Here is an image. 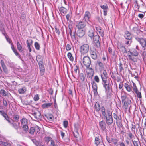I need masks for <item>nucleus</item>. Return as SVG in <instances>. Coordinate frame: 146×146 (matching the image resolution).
I'll return each instance as SVG.
<instances>
[{
    "label": "nucleus",
    "instance_id": "36",
    "mask_svg": "<svg viewBox=\"0 0 146 146\" xmlns=\"http://www.w3.org/2000/svg\"><path fill=\"white\" fill-rule=\"evenodd\" d=\"M128 52L130 53V55L132 56H136L138 55V53L136 50L134 51L133 52H131L130 50L128 51Z\"/></svg>",
    "mask_w": 146,
    "mask_h": 146
},
{
    "label": "nucleus",
    "instance_id": "27",
    "mask_svg": "<svg viewBox=\"0 0 146 146\" xmlns=\"http://www.w3.org/2000/svg\"><path fill=\"white\" fill-rule=\"evenodd\" d=\"M132 92L133 93H134L135 92V94H136L137 97L138 98H142L141 93L140 92H139L138 89L134 91H132Z\"/></svg>",
    "mask_w": 146,
    "mask_h": 146
},
{
    "label": "nucleus",
    "instance_id": "5",
    "mask_svg": "<svg viewBox=\"0 0 146 146\" xmlns=\"http://www.w3.org/2000/svg\"><path fill=\"white\" fill-rule=\"evenodd\" d=\"M39 68L40 70V75L43 76L45 73V69L44 65V63L42 59L41 60H37Z\"/></svg>",
    "mask_w": 146,
    "mask_h": 146
},
{
    "label": "nucleus",
    "instance_id": "50",
    "mask_svg": "<svg viewBox=\"0 0 146 146\" xmlns=\"http://www.w3.org/2000/svg\"><path fill=\"white\" fill-rule=\"evenodd\" d=\"M34 127H31L30 129L29 133L33 135L34 134V132H35Z\"/></svg>",
    "mask_w": 146,
    "mask_h": 146
},
{
    "label": "nucleus",
    "instance_id": "38",
    "mask_svg": "<svg viewBox=\"0 0 146 146\" xmlns=\"http://www.w3.org/2000/svg\"><path fill=\"white\" fill-rule=\"evenodd\" d=\"M101 76L102 80V84L108 81L107 80V76H104L102 74Z\"/></svg>",
    "mask_w": 146,
    "mask_h": 146
},
{
    "label": "nucleus",
    "instance_id": "40",
    "mask_svg": "<svg viewBox=\"0 0 146 146\" xmlns=\"http://www.w3.org/2000/svg\"><path fill=\"white\" fill-rule=\"evenodd\" d=\"M7 65L11 68H13L14 66V64L11 60H9L6 62Z\"/></svg>",
    "mask_w": 146,
    "mask_h": 146
},
{
    "label": "nucleus",
    "instance_id": "64",
    "mask_svg": "<svg viewBox=\"0 0 146 146\" xmlns=\"http://www.w3.org/2000/svg\"><path fill=\"white\" fill-rule=\"evenodd\" d=\"M120 71L121 72L123 70V67L122 66V64L121 62H120L119 65Z\"/></svg>",
    "mask_w": 146,
    "mask_h": 146
},
{
    "label": "nucleus",
    "instance_id": "58",
    "mask_svg": "<svg viewBox=\"0 0 146 146\" xmlns=\"http://www.w3.org/2000/svg\"><path fill=\"white\" fill-rule=\"evenodd\" d=\"M94 79V80L97 83H99L100 81L99 78L98 76L97 75L95 76Z\"/></svg>",
    "mask_w": 146,
    "mask_h": 146
},
{
    "label": "nucleus",
    "instance_id": "37",
    "mask_svg": "<svg viewBox=\"0 0 146 146\" xmlns=\"http://www.w3.org/2000/svg\"><path fill=\"white\" fill-rule=\"evenodd\" d=\"M45 116L47 117V119L50 121H52L54 117L52 114H49L46 115Z\"/></svg>",
    "mask_w": 146,
    "mask_h": 146
},
{
    "label": "nucleus",
    "instance_id": "48",
    "mask_svg": "<svg viewBox=\"0 0 146 146\" xmlns=\"http://www.w3.org/2000/svg\"><path fill=\"white\" fill-rule=\"evenodd\" d=\"M97 63L99 67L102 68L104 67V63H103L101 62L100 60H98Z\"/></svg>",
    "mask_w": 146,
    "mask_h": 146
},
{
    "label": "nucleus",
    "instance_id": "55",
    "mask_svg": "<svg viewBox=\"0 0 146 146\" xmlns=\"http://www.w3.org/2000/svg\"><path fill=\"white\" fill-rule=\"evenodd\" d=\"M128 135L129 137V138L128 139L130 140L131 139H132L134 137V135H133V134L131 132L128 133Z\"/></svg>",
    "mask_w": 146,
    "mask_h": 146
},
{
    "label": "nucleus",
    "instance_id": "13",
    "mask_svg": "<svg viewBox=\"0 0 146 146\" xmlns=\"http://www.w3.org/2000/svg\"><path fill=\"white\" fill-rule=\"evenodd\" d=\"M86 25V23L83 21H80L76 26V29H84Z\"/></svg>",
    "mask_w": 146,
    "mask_h": 146
},
{
    "label": "nucleus",
    "instance_id": "41",
    "mask_svg": "<svg viewBox=\"0 0 146 146\" xmlns=\"http://www.w3.org/2000/svg\"><path fill=\"white\" fill-rule=\"evenodd\" d=\"M22 127L23 130L25 132H27L29 130L28 126L27 125H21Z\"/></svg>",
    "mask_w": 146,
    "mask_h": 146
},
{
    "label": "nucleus",
    "instance_id": "6",
    "mask_svg": "<svg viewBox=\"0 0 146 146\" xmlns=\"http://www.w3.org/2000/svg\"><path fill=\"white\" fill-rule=\"evenodd\" d=\"M102 84L105 88L106 92H109L112 90V86L110 80Z\"/></svg>",
    "mask_w": 146,
    "mask_h": 146
},
{
    "label": "nucleus",
    "instance_id": "44",
    "mask_svg": "<svg viewBox=\"0 0 146 146\" xmlns=\"http://www.w3.org/2000/svg\"><path fill=\"white\" fill-rule=\"evenodd\" d=\"M86 76V75L82 73H81L80 74L79 77L81 81L83 82L85 80V78Z\"/></svg>",
    "mask_w": 146,
    "mask_h": 146
},
{
    "label": "nucleus",
    "instance_id": "57",
    "mask_svg": "<svg viewBox=\"0 0 146 146\" xmlns=\"http://www.w3.org/2000/svg\"><path fill=\"white\" fill-rule=\"evenodd\" d=\"M74 130H79L80 127V126L78 123H75L74 124Z\"/></svg>",
    "mask_w": 146,
    "mask_h": 146
},
{
    "label": "nucleus",
    "instance_id": "43",
    "mask_svg": "<svg viewBox=\"0 0 146 146\" xmlns=\"http://www.w3.org/2000/svg\"><path fill=\"white\" fill-rule=\"evenodd\" d=\"M21 17L23 21H25L26 19V15L24 12L21 13Z\"/></svg>",
    "mask_w": 146,
    "mask_h": 146
},
{
    "label": "nucleus",
    "instance_id": "24",
    "mask_svg": "<svg viewBox=\"0 0 146 146\" xmlns=\"http://www.w3.org/2000/svg\"><path fill=\"white\" fill-rule=\"evenodd\" d=\"M139 43L142 48V50H145L146 48V40L143 39Z\"/></svg>",
    "mask_w": 146,
    "mask_h": 146
},
{
    "label": "nucleus",
    "instance_id": "61",
    "mask_svg": "<svg viewBox=\"0 0 146 146\" xmlns=\"http://www.w3.org/2000/svg\"><path fill=\"white\" fill-rule=\"evenodd\" d=\"M13 118L15 119L16 121L17 122L19 119V116L17 115H15Z\"/></svg>",
    "mask_w": 146,
    "mask_h": 146
},
{
    "label": "nucleus",
    "instance_id": "23",
    "mask_svg": "<svg viewBox=\"0 0 146 146\" xmlns=\"http://www.w3.org/2000/svg\"><path fill=\"white\" fill-rule=\"evenodd\" d=\"M100 7L103 10L104 15L106 16L107 15V13L108 11V6L107 5H101L100 6Z\"/></svg>",
    "mask_w": 146,
    "mask_h": 146
},
{
    "label": "nucleus",
    "instance_id": "10",
    "mask_svg": "<svg viewBox=\"0 0 146 146\" xmlns=\"http://www.w3.org/2000/svg\"><path fill=\"white\" fill-rule=\"evenodd\" d=\"M117 48L120 52L123 54L127 53L128 52L125 46L121 43L119 42L117 44Z\"/></svg>",
    "mask_w": 146,
    "mask_h": 146
},
{
    "label": "nucleus",
    "instance_id": "19",
    "mask_svg": "<svg viewBox=\"0 0 146 146\" xmlns=\"http://www.w3.org/2000/svg\"><path fill=\"white\" fill-rule=\"evenodd\" d=\"M106 124L104 121L102 120V121L100 122V127L102 131H104L106 129Z\"/></svg>",
    "mask_w": 146,
    "mask_h": 146
},
{
    "label": "nucleus",
    "instance_id": "42",
    "mask_svg": "<svg viewBox=\"0 0 146 146\" xmlns=\"http://www.w3.org/2000/svg\"><path fill=\"white\" fill-rule=\"evenodd\" d=\"M0 93L3 96H8V92H6L4 90L1 89Z\"/></svg>",
    "mask_w": 146,
    "mask_h": 146
},
{
    "label": "nucleus",
    "instance_id": "25",
    "mask_svg": "<svg viewBox=\"0 0 146 146\" xmlns=\"http://www.w3.org/2000/svg\"><path fill=\"white\" fill-rule=\"evenodd\" d=\"M33 42V41L32 40H27V47L29 50V52H30L32 51V50L31 47Z\"/></svg>",
    "mask_w": 146,
    "mask_h": 146
},
{
    "label": "nucleus",
    "instance_id": "20",
    "mask_svg": "<svg viewBox=\"0 0 146 146\" xmlns=\"http://www.w3.org/2000/svg\"><path fill=\"white\" fill-rule=\"evenodd\" d=\"M124 37L127 40H132L131 33L128 31H126L125 32Z\"/></svg>",
    "mask_w": 146,
    "mask_h": 146
},
{
    "label": "nucleus",
    "instance_id": "22",
    "mask_svg": "<svg viewBox=\"0 0 146 146\" xmlns=\"http://www.w3.org/2000/svg\"><path fill=\"white\" fill-rule=\"evenodd\" d=\"M33 115L34 116V117L37 120L38 119L41 117L40 113L38 111L37 113L34 112L33 113Z\"/></svg>",
    "mask_w": 146,
    "mask_h": 146
},
{
    "label": "nucleus",
    "instance_id": "46",
    "mask_svg": "<svg viewBox=\"0 0 146 146\" xmlns=\"http://www.w3.org/2000/svg\"><path fill=\"white\" fill-rule=\"evenodd\" d=\"M70 36L72 39V40L73 42L75 41L76 40L75 31L74 32H73V35H72V34L71 35H70Z\"/></svg>",
    "mask_w": 146,
    "mask_h": 146
},
{
    "label": "nucleus",
    "instance_id": "21",
    "mask_svg": "<svg viewBox=\"0 0 146 146\" xmlns=\"http://www.w3.org/2000/svg\"><path fill=\"white\" fill-rule=\"evenodd\" d=\"M106 139L109 143L113 142L115 145H116L117 143V140L116 139L111 138L110 139V138H108V136H107Z\"/></svg>",
    "mask_w": 146,
    "mask_h": 146
},
{
    "label": "nucleus",
    "instance_id": "47",
    "mask_svg": "<svg viewBox=\"0 0 146 146\" xmlns=\"http://www.w3.org/2000/svg\"><path fill=\"white\" fill-rule=\"evenodd\" d=\"M98 22L100 24H102L103 22V19L101 17L97 16L96 17Z\"/></svg>",
    "mask_w": 146,
    "mask_h": 146
},
{
    "label": "nucleus",
    "instance_id": "60",
    "mask_svg": "<svg viewBox=\"0 0 146 146\" xmlns=\"http://www.w3.org/2000/svg\"><path fill=\"white\" fill-rule=\"evenodd\" d=\"M64 127L65 128H66L68 125V122L67 121H63V123Z\"/></svg>",
    "mask_w": 146,
    "mask_h": 146
},
{
    "label": "nucleus",
    "instance_id": "54",
    "mask_svg": "<svg viewBox=\"0 0 146 146\" xmlns=\"http://www.w3.org/2000/svg\"><path fill=\"white\" fill-rule=\"evenodd\" d=\"M142 56L144 60H146V48L145 50H144L142 53Z\"/></svg>",
    "mask_w": 146,
    "mask_h": 146
},
{
    "label": "nucleus",
    "instance_id": "45",
    "mask_svg": "<svg viewBox=\"0 0 146 146\" xmlns=\"http://www.w3.org/2000/svg\"><path fill=\"white\" fill-rule=\"evenodd\" d=\"M68 57L70 61L72 62L74 60V58L72 56L71 53L68 52L67 54Z\"/></svg>",
    "mask_w": 146,
    "mask_h": 146
},
{
    "label": "nucleus",
    "instance_id": "4",
    "mask_svg": "<svg viewBox=\"0 0 146 146\" xmlns=\"http://www.w3.org/2000/svg\"><path fill=\"white\" fill-rule=\"evenodd\" d=\"M113 116L114 118L116 120V123L118 126L119 125L121 126L122 121V118L121 115L116 112L113 114Z\"/></svg>",
    "mask_w": 146,
    "mask_h": 146
},
{
    "label": "nucleus",
    "instance_id": "56",
    "mask_svg": "<svg viewBox=\"0 0 146 146\" xmlns=\"http://www.w3.org/2000/svg\"><path fill=\"white\" fill-rule=\"evenodd\" d=\"M2 145L4 146H12L11 144L9 142H3L2 143Z\"/></svg>",
    "mask_w": 146,
    "mask_h": 146
},
{
    "label": "nucleus",
    "instance_id": "28",
    "mask_svg": "<svg viewBox=\"0 0 146 146\" xmlns=\"http://www.w3.org/2000/svg\"><path fill=\"white\" fill-rule=\"evenodd\" d=\"M32 141L33 143L36 146H44V145H41L40 142L35 139H32Z\"/></svg>",
    "mask_w": 146,
    "mask_h": 146
},
{
    "label": "nucleus",
    "instance_id": "8",
    "mask_svg": "<svg viewBox=\"0 0 146 146\" xmlns=\"http://www.w3.org/2000/svg\"><path fill=\"white\" fill-rule=\"evenodd\" d=\"M83 63L86 68H89L91 64V61L90 58L85 56L83 58Z\"/></svg>",
    "mask_w": 146,
    "mask_h": 146
},
{
    "label": "nucleus",
    "instance_id": "33",
    "mask_svg": "<svg viewBox=\"0 0 146 146\" xmlns=\"http://www.w3.org/2000/svg\"><path fill=\"white\" fill-rule=\"evenodd\" d=\"M124 86L127 91L129 92L131 91L132 92V91L131 90L130 86L127 83H125Z\"/></svg>",
    "mask_w": 146,
    "mask_h": 146
},
{
    "label": "nucleus",
    "instance_id": "49",
    "mask_svg": "<svg viewBox=\"0 0 146 146\" xmlns=\"http://www.w3.org/2000/svg\"><path fill=\"white\" fill-rule=\"evenodd\" d=\"M34 46L35 48L37 50H39L40 48V46L39 44L37 42H36L34 44Z\"/></svg>",
    "mask_w": 146,
    "mask_h": 146
},
{
    "label": "nucleus",
    "instance_id": "39",
    "mask_svg": "<svg viewBox=\"0 0 146 146\" xmlns=\"http://www.w3.org/2000/svg\"><path fill=\"white\" fill-rule=\"evenodd\" d=\"M26 91V88L24 87L19 89L18 90V92L20 94H24L25 92Z\"/></svg>",
    "mask_w": 146,
    "mask_h": 146
},
{
    "label": "nucleus",
    "instance_id": "14",
    "mask_svg": "<svg viewBox=\"0 0 146 146\" xmlns=\"http://www.w3.org/2000/svg\"><path fill=\"white\" fill-rule=\"evenodd\" d=\"M76 35L80 38L82 37L85 35V32L84 29H76Z\"/></svg>",
    "mask_w": 146,
    "mask_h": 146
},
{
    "label": "nucleus",
    "instance_id": "2",
    "mask_svg": "<svg viewBox=\"0 0 146 146\" xmlns=\"http://www.w3.org/2000/svg\"><path fill=\"white\" fill-rule=\"evenodd\" d=\"M121 98L123 109L126 110L129 108H130L131 104V101L130 98L127 97L125 94L121 95Z\"/></svg>",
    "mask_w": 146,
    "mask_h": 146
},
{
    "label": "nucleus",
    "instance_id": "26",
    "mask_svg": "<svg viewBox=\"0 0 146 146\" xmlns=\"http://www.w3.org/2000/svg\"><path fill=\"white\" fill-rule=\"evenodd\" d=\"M4 30L3 28L2 29H0V31L2 32V33L3 34H4V36H5V38L6 39L7 41L9 44H12V41L11 39L10 38L8 37L6 35H5V33H4L3 30Z\"/></svg>",
    "mask_w": 146,
    "mask_h": 146
},
{
    "label": "nucleus",
    "instance_id": "59",
    "mask_svg": "<svg viewBox=\"0 0 146 146\" xmlns=\"http://www.w3.org/2000/svg\"><path fill=\"white\" fill-rule=\"evenodd\" d=\"M54 28L55 29L56 33L58 34V35H60V31H59V29L57 28L56 25H55L54 26Z\"/></svg>",
    "mask_w": 146,
    "mask_h": 146
},
{
    "label": "nucleus",
    "instance_id": "53",
    "mask_svg": "<svg viewBox=\"0 0 146 146\" xmlns=\"http://www.w3.org/2000/svg\"><path fill=\"white\" fill-rule=\"evenodd\" d=\"M72 48L71 44H68L66 46V49L67 51H68L71 50Z\"/></svg>",
    "mask_w": 146,
    "mask_h": 146
},
{
    "label": "nucleus",
    "instance_id": "30",
    "mask_svg": "<svg viewBox=\"0 0 146 146\" xmlns=\"http://www.w3.org/2000/svg\"><path fill=\"white\" fill-rule=\"evenodd\" d=\"M95 110L96 112H98L101 109V107H100V106L98 103H96L94 105Z\"/></svg>",
    "mask_w": 146,
    "mask_h": 146
},
{
    "label": "nucleus",
    "instance_id": "29",
    "mask_svg": "<svg viewBox=\"0 0 146 146\" xmlns=\"http://www.w3.org/2000/svg\"><path fill=\"white\" fill-rule=\"evenodd\" d=\"M52 104V103H44L42 105V107L43 108H48L51 106Z\"/></svg>",
    "mask_w": 146,
    "mask_h": 146
},
{
    "label": "nucleus",
    "instance_id": "12",
    "mask_svg": "<svg viewBox=\"0 0 146 146\" xmlns=\"http://www.w3.org/2000/svg\"><path fill=\"white\" fill-rule=\"evenodd\" d=\"M91 84L93 90L94 95L95 96H96L98 95L97 84L94 81L92 80Z\"/></svg>",
    "mask_w": 146,
    "mask_h": 146
},
{
    "label": "nucleus",
    "instance_id": "32",
    "mask_svg": "<svg viewBox=\"0 0 146 146\" xmlns=\"http://www.w3.org/2000/svg\"><path fill=\"white\" fill-rule=\"evenodd\" d=\"M21 125H27L28 123L27 120L25 118H23L20 120Z\"/></svg>",
    "mask_w": 146,
    "mask_h": 146
},
{
    "label": "nucleus",
    "instance_id": "15",
    "mask_svg": "<svg viewBox=\"0 0 146 146\" xmlns=\"http://www.w3.org/2000/svg\"><path fill=\"white\" fill-rule=\"evenodd\" d=\"M96 34V33L94 32V27H93V29H91L89 30L88 32V36L91 39L93 38V37Z\"/></svg>",
    "mask_w": 146,
    "mask_h": 146
},
{
    "label": "nucleus",
    "instance_id": "16",
    "mask_svg": "<svg viewBox=\"0 0 146 146\" xmlns=\"http://www.w3.org/2000/svg\"><path fill=\"white\" fill-rule=\"evenodd\" d=\"M0 114L5 119L8 121V122H10L9 117L7 114L3 110H0Z\"/></svg>",
    "mask_w": 146,
    "mask_h": 146
},
{
    "label": "nucleus",
    "instance_id": "18",
    "mask_svg": "<svg viewBox=\"0 0 146 146\" xmlns=\"http://www.w3.org/2000/svg\"><path fill=\"white\" fill-rule=\"evenodd\" d=\"M91 17V14L90 12L87 11L85 12L84 15V18L83 20H84L85 21H89Z\"/></svg>",
    "mask_w": 146,
    "mask_h": 146
},
{
    "label": "nucleus",
    "instance_id": "3",
    "mask_svg": "<svg viewBox=\"0 0 146 146\" xmlns=\"http://www.w3.org/2000/svg\"><path fill=\"white\" fill-rule=\"evenodd\" d=\"M89 49V46L87 44H84L82 45L80 48L82 55L86 54L88 53Z\"/></svg>",
    "mask_w": 146,
    "mask_h": 146
},
{
    "label": "nucleus",
    "instance_id": "7",
    "mask_svg": "<svg viewBox=\"0 0 146 146\" xmlns=\"http://www.w3.org/2000/svg\"><path fill=\"white\" fill-rule=\"evenodd\" d=\"M100 37L97 33H96V34L91 39H92L94 41L95 43L96 46L97 48H99L100 46V44L99 41V39Z\"/></svg>",
    "mask_w": 146,
    "mask_h": 146
},
{
    "label": "nucleus",
    "instance_id": "52",
    "mask_svg": "<svg viewBox=\"0 0 146 146\" xmlns=\"http://www.w3.org/2000/svg\"><path fill=\"white\" fill-rule=\"evenodd\" d=\"M34 128L35 131L37 133H39L40 130V128L37 125H36L34 127Z\"/></svg>",
    "mask_w": 146,
    "mask_h": 146
},
{
    "label": "nucleus",
    "instance_id": "31",
    "mask_svg": "<svg viewBox=\"0 0 146 146\" xmlns=\"http://www.w3.org/2000/svg\"><path fill=\"white\" fill-rule=\"evenodd\" d=\"M128 56L129 60L133 61L134 62H136L137 61V59L135 58L134 56L130 55L129 53L128 54Z\"/></svg>",
    "mask_w": 146,
    "mask_h": 146
},
{
    "label": "nucleus",
    "instance_id": "63",
    "mask_svg": "<svg viewBox=\"0 0 146 146\" xmlns=\"http://www.w3.org/2000/svg\"><path fill=\"white\" fill-rule=\"evenodd\" d=\"M95 28L98 32H99L100 31H102L103 30L102 29V27L100 26L96 27H95Z\"/></svg>",
    "mask_w": 146,
    "mask_h": 146
},
{
    "label": "nucleus",
    "instance_id": "9",
    "mask_svg": "<svg viewBox=\"0 0 146 146\" xmlns=\"http://www.w3.org/2000/svg\"><path fill=\"white\" fill-rule=\"evenodd\" d=\"M10 124L16 130L17 133L21 134V129L19 127V125L16 123H14V121L12 120L10 122H9Z\"/></svg>",
    "mask_w": 146,
    "mask_h": 146
},
{
    "label": "nucleus",
    "instance_id": "51",
    "mask_svg": "<svg viewBox=\"0 0 146 146\" xmlns=\"http://www.w3.org/2000/svg\"><path fill=\"white\" fill-rule=\"evenodd\" d=\"M17 49L19 51H20V50H21L22 49V47L19 42H17Z\"/></svg>",
    "mask_w": 146,
    "mask_h": 146
},
{
    "label": "nucleus",
    "instance_id": "11",
    "mask_svg": "<svg viewBox=\"0 0 146 146\" xmlns=\"http://www.w3.org/2000/svg\"><path fill=\"white\" fill-rule=\"evenodd\" d=\"M96 49L94 48L90 49V53L91 58L94 60H96L97 58Z\"/></svg>",
    "mask_w": 146,
    "mask_h": 146
},
{
    "label": "nucleus",
    "instance_id": "35",
    "mask_svg": "<svg viewBox=\"0 0 146 146\" xmlns=\"http://www.w3.org/2000/svg\"><path fill=\"white\" fill-rule=\"evenodd\" d=\"M100 139L99 136L95 137V144L97 146L100 143Z\"/></svg>",
    "mask_w": 146,
    "mask_h": 146
},
{
    "label": "nucleus",
    "instance_id": "17",
    "mask_svg": "<svg viewBox=\"0 0 146 146\" xmlns=\"http://www.w3.org/2000/svg\"><path fill=\"white\" fill-rule=\"evenodd\" d=\"M58 9L60 14L63 15H65L67 12V9L65 7L62 6L58 7Z\"/></svg>",
    "mask_w": 146,
    "mask_h": 146
},
{
    "label": "nucleus",
    "instance_id": "62",
    "mask_svg": "<svg viewBox=\"0 0 146 146\" xmlns=\"http://www.w3.org/2000/svg\"><path fill=\"white\" fill-rule=\"evenodd\" d=\"M39 97L38 94H36L34 97L33 99L35 101H36L38 100L39 99Z\"/></svg>",
    "mask_w": 146,
    "mask_h": 146
},
{
    "label": "nucleus",
    "instance_id": "1",
    "mask_svg": "<svg viewBox=\"0 0 146 146\" xmlns=\"http://www.w3.org/2000/svg\"><path fill=\"white\" fill-rule=\"evenodd\" d=\"M101 112L104 119H106V122L108 125H111L113 122L112 111L110 108H107L106 110L104 106H102L101 108Z\"/></svg>",
    "mask_w": 146,
    "mask_h": 146
},
{
    "label": "nucleus",
    "instance_id": "34",
    "mask_svg": "<svg viewBox=\"0 0 146 146\" xmlns=\"http://www.w3.org/2000/svg\"><path fill=\"white\" fill-rule=\"evenodd\" d=\"M74 131H72V133L74 136V137L77 138L79 133L78 132V130H74Z\"/></svg>",
    "mask_w": 146,
    "mask_h": 146
}]
</instances>
